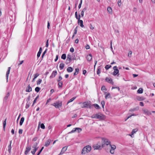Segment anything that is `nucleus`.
Segmentation results:
<instances>
[{
    "instance_id": "nucleus-4",
    "label": "nucleus",
    "mask_w": 155,
    "mask_h": 155,
    "mask_svg": "<svg viewBox=\"0 0 155 155\" xmlns=\"http://www.w3.org/2000/svg\"><path fill=\"white\" fill-rule=\"evenodd\" d=\"M93 148L94 150H100L101 149V146L98 144H95L93 145Z\"/></svg>"
},
{
    "instance_id": "nucleus-32",
    "label": "nucleus",
    "mask_w": 155,
    "mask_h": 155,
    "mask_svg": "<svg viewBox=\"0 0 155 155\" xmlns=\"http://www.w3.org/2000/svg\"><path fill=\"white\" fill-rule=\"evenodd\" d=\"M77 128H75L73 129V130L70 132L68 133V134H71L72 133H74L76 131Z\"/></svg>"
},
{
    "instance_id": "nucleus-13",
    "label": "nucleus",
    "mask_w": 155,
    "mask_h": 155,
    "mask_svg": "<svg viewBox=\"0 0 155 155\" xmlns=\"http://www.w3.org/2000/svg\"><path fill=\"white\" fill-rule=\"evenodd\" d=\"M67 149V147L66 146L63 147L61 150V151L60 153L58 155H60V154L61 153H63Z\"/></svg>"
},
{
    "instance_id": "nucleus-24",
    "label": "nucleus",
    "mask_w": 155,
    "mask_h": 155,
    "mask_svg": "<svg viewBox=\"0 0 155 155\" xmlns=\"http://www.w3.org/2000/svg\"><path fill=\"white\" fill-rule=\"evenodd\" d=\"M79 71V69L78 68H76L75 69V72L74 74V75L75 76L77 75Z\"/></svg>"
},
{
    "instance_id": "nucleus-61",
    "label": "nucleus",
    "mask_w": 155,
    "mask_h": 155,
    "mask_svg": "<svg viewBox=\"0 0 155 155\" xmlns=\"http://www.w3.org/2000/svg\"><path fill=\"white\" fill-rule=\"evenodd\" d=\"M41 53L38 52L37 54V57L38 58L40 57Z\"/></svg>"
},
{
    "instance_id": "nucleus-28",
    "label": "nucleus",
    "mask_w": 155,
    "mask_h": 155,
    "mask_svg": "<svg viewBox=\"0 0 155 155\" xmlns=\"http://www.w3.org/2000/svg\"><path fill=\"white\" fill-rule=\"evenodd\" d=\"M101 68L100 66H99L97 69V74L99 75L101 73Z\"/></svg>"
},
{
    "instance_id": "nucleus-47",
    "label": "nucleus",
    "mask_w": 155,
    "mask_h": 155,
    "mask_svg": "<svg viewBox=\"0 0 155 155\" xmlns=\"http://www.w3.org/2000/svg\"><path fill=\"white\" fill-rule=\"evenodd\" d=\"M41 127L42 129H45V127L43 124H41Z\"/></svg>"
},
{
    "instance_id": "nucleus-49",
    "label": "nucleus",
    "mask_w": 155,
    "mask_h": 155,
    "mask_svg": "<svg viewBox=\"0 0 155 155\" xmlns=\"http://www.w3.org/2000/svg\"><path fill=\"white\" fill-rule=\"evenodd\" d=\"M77 128V130H78V133L81 132L82 131V129L80 128L76 127Z\"/></svg>"
},
{
    "instance_id": "nucleus-34",
    "label": "nucleus",
    "mask_w": 155,
    "mask_h": 155,
    "mask_svg": "<svg viewBox=\"0 0 155 155\" xmlns=\"http://www.w3.org/2000/svg\"><path fill=\"white\" fill-rule=\"evenodd\" d=\"M110 146L111 147V149L114 150L116 149V146L114 145L110 144Z\"/></svg>"
},
{
    "instance_id": "nucleus-53",
    "label": "nucleus",
    "mask_w": 155,
    "mask_h": 155,
    "mask_svg": "<svg viewBox=\"0 0 155 155\" xmlns=\"http://www.w3.org/2000/svg\"><path fill=\"white\" fill-rule=\"evenodd\" d=\"M39 75V74L38 73L35 74L34 75V78L36 79Z\"/></svg>"
},
{
    "instance_id": "nucleus-26",
    "label": "nucleus",
    "mask_w": 155,
    "mask_h": 155,
    "mask_svg": "<svg viewBox=\"0 0 155 155\" xmlns=\"http://www.w3.org/2000/svg\"><path fill=\"white\" fill-rule=\"evenodd\" d=\"M64 67V64L63 63H61L60 64L59 68L60 70H62Z\"/></svg>"
},
{
    "instance_id": "nucleus-57",
    "label": "nucleus",
    "mask_w": 155,
    "mask_h": 155,
    "mask_svg": "<svg viewBox=\"0 0 155 155\" xmlns=\"http://www.w3.org/2000/svg\"><path fill=\"white\" fill-rule=\"evenodd\" d=\"M75 16L76 18L78 19V13L77 12H76L75 13Z\"/></svg>"
},
{
    "instance_id": "nucleus-50",
    "label": "nucleus",
    "mask_w": 155,
    "mask_h": 155,
    "mask_svg": "<svg viewBox=\"0 0 155 155\" xmlns=\"http://www.w3.org/2000/svg\"><path fill=\"white\" fill-rule=\"evenodd\" d=\"M62 77L60 76H59L58 79L57 80L58 82L61 81L62 79Z\"/></svg>"
},
{
    "instance_id": "nucleus-5",
    "label": "nucleus",
    "mask_w": 155,
    "mask_h": 155,
    "mask_svg": "<svg viewBox=\"0 0 155 155\" xmlns=\"http://www.w3.org/2000/svg\"><path fill=\"white\" fill-rule=\"evenodd\" d=\"M102 140L104 141V143L107 145L110 144V142L109 141L108 139L103 138L102 139Z\"/></svg>"
},
{
    "instance_id": "nucleus-29",
    "label": "nucleus",
    "mask_w": 155,
    "mask_h": 155,
    "mask_svg": "<svg viewBox=\"0 0 155 155\" xmlns=\"http://www.w3.org/2000/svg\"><path fill=\"white\" fill-rule=\"evenodd\" d=\"M9 96V93L8 92V93L6 94V96L4 98V101H6V100H7V99L8 98V97Z\"/></svg>"
},
{
    "instance_id": "nucleus-58",
    "label": "nucleus",
    "mask_w": 155,
    "mask_h": 155,
    "mask_svg": "<svg viewBox=\"0 0 155 155\" xmlns=\"http://www.w3.org/2000/svg\"><path fill=\"white\" fill-rule=\"evenodd\" d=\"M23 130L21 129H20L19 130L18 133L19 134H21L22 133Z\"/></svg>"
},
{
    "instance_id": "nucleus-15",
    "label": "nucleus",
    "mask_w": 155,
    "mask_h": 155,
    "mask_svg": "<svg viewBox=\"0 0 155 155\" xmlns=\"http://www.w3.org/2000/svg\"><path fill=\"white\" fill-rule=\"evenodd\" d=\"M26 91L27 92H30L32 91V88L29 85L26 88Z\"/></svg>"
},
{
    "instance_id": "nucleus-20",
    "label": "nucleus",
    "mask_w": 155,
    "mask_h": 155,
    "mask_svg": "<svg viewBox=\"0 0 155 155\" xmlns=\"http://www.w3.org/2000/svg\"><path fill=\"white\" fill-rule=\"evenodd\" d=\"M139 109V107H137L135 108H134L133 109H131L130 110V111H137Z\"/></svg>"
},
{
    "instance_id": "nucleus-30",
    "label": "nucleus",
    "mask_w": 155,
    "mask_h": 155,
    "mask_svg": "<svg viewBox=\"0 0 155 155\" xmlns=\"http://www.w3.org/2000/svg\"><path fill=\"white\" fill-rule=\"evenodd\" d=\"M6 125V119H5V121L3 123V129L4 130H5V127Z\"/></svg>"
},
{
    "instance_id": "nucleus-1",
    "label": "nucleus",
    "mask_w": 155,
    "mask_h": 155,
    "mask_svg": "<svg viewBox=\"0 0 155 155\" xmlns=\"http://www.w3.org/2000/svg\"><path fill=\"white\" fill-rule=\"evenodd\" d=\"M91 118H92L98 119L100 120H103L104 119V116L100 113H98L92 115L91 116Z\"/></svg>"
},
{
    "instance_id": "nucleus-2",
    "label": "nucleus",
    "mask_w": 155,
    "mask_h": 155,
    "mask_svg": "<svg viewBox=\"0 0 155 155\" xmlns=\"http://www.w3.org/2000/svg\"><path fill=\"white\" fill-rule=\"evenodd\" d=\"M91 149V147L90 145H87L84 147L81 153L82 154H84L90 152Z\"/></svg>"
},
{
    "instance_id": "nucleus-35",
    "label": "nucleus",
    "mask_w": 155,
    "mask_h": 155,
    "mask_svg": "<svg viewBox=\"0 0 155 155\" xmlns=\"http://www.w3.org/2000/svg\"><path fill=\"white\" fill-rule=\"evenodd\" d=\"M76 98V97H72V98H71V99H70L68 102L67 103V104L71 102L72 101H73Z\"/></svg>"
},
{
    "instance_id": "nucleus-33",
    "label": "nucleus",
    "mask_w": 155,
    "mask_h": 155,
    "mask_svg": "<svg viewBox=\"0 0 155 155\" xmlns=\"http://www.w3.org/2000/svg\"><path fill=\"white\" fill-rule=\"evenodd\" d=\"M58 85L59 86V88H61L62 87L63 83L62 81H59L58 82Z\"/></svg>"
},
{
    "instance_id": "nucleus-41",
    "label": "nucleus",
    "mask_w": 155,
    "mask_h": 155,
    "mask_svg": "<svg viewBox=\"0 0 155 155\" xmlns=\"http://www.w3.org/2000/svg\"><path fill=\"white\" fill-rule=\"evenodd\" d=\"M40 89V88L39 87H37L35 88V91L38 92L39 91Z\"/></svg>"
},
{
    "instance_id": "nucleus-43",
    "label": "nucleus",
    "mask_w": 155,
    "mask_h": 155,
    "mask_svg": "<svg viewBox=\"0 0 155 155\" xmlns=\"http://www.w3.org/2000/svg\"><path fill=\"white\" fill-rule=\"evenodd\" d=\"M77 28H78V26H77L75 28L74 30V35H76L77 33V31H78Z\"/></svg>"
},
{
    "instance_id": "nucleus-21",
    "label": "nucleus",
    "mask_w": 155,
    "mask_h": 155,
    "mask_svg": "<svg viewBox=\"0 0 155 155\" xmlns=\"http://www.w3.org/2000/svg\"><path fill=\"white\" fill-rule=\"evenodd\" d=\"M67 71L68 72H72L73 71V69L71 67H68L67 68Z\"/></svg>"
},
{
    "instance_id": "nucleus-19",
    "label": "nucleus",
    "mask_w": 155,
    "mask_h": 155,
    "mask_svg": "<svg viewBox=\"0 0 155 155\" xmlns=\"http://www.w3.org/2000/svg\"><path fill=\"white\" fill-rule=\"evenodd\" d=\"M25 120V118L24 117H21V119L20 120V121L19 124L20 126L22 125L23 124V122Z\"/></svg>"
},
{
    "instance_id": "nucleus-11",
    "label": "nucleus",
    "mask_w": 155,
    "mask_h": 155,
    "mask_svg": "<svg viewBox=\"0 0 155 155\" xmlns=\"http://www.w3.org/2000/svg\"><path fill=\"white\" fill-rule=\"evenodd\" d=\"M87 60L89 61H91L92 59V55L91 54H89L86 57Z\"/></svg>"
},
{
    "instance_id": "nucleus-63",
    "label": "nucleus",
    "mask_w": 155,
    "mask_h": 155,
    "mask_svg": "<svg viewBox=\"0 0 155 155\" xmlns=\"http://www.w3.org/2000/svg\"><path fill=\"white\" fill-rule=\"evenodd\" d=\"M48 40L46 42V47H48Z\"/></svg>"
},
{
    "instance_id": "nucleus-16",
    "label": "nucleus",
    "mask_w": 155,
    "mask_h": 155,
    "mask_svg": "<svg viewBox=\"0 0 155 155\" xmlns=\"http://www.w3.org/2000/svg\"><path fill=\"white\" fill-rule=\"evenodd\" d=\"M51 141V140H48L46 142L45 144V146L46 147L50 145Z\"/></svg>"
},
{
    "instance_id": "nucleus-51",
    "label": "nucleus",
    "mask_w": 155,
    "mask_h": 155,
    "mask_svg": "<svg viewBox=\"0 0 155 155\" xmlns=\"http://www.w3.org/2000/svg\"><path fill=\"white\" fill-rule=\"evenodd\" d=\"M47 51V49H46L44 51V52H43L42 55V57L43 58L45 54L46 53V51Z\"/></svg>"
},
{
    "instance_id": "nucleus-64",
    "label": "nucleus",
    "mask_w": 155,
    "mask_h": 155,
    "mask_svg": "<svg viewBox=\"0 0 155 155\" xmlns=\"http://www.w3.org/2000/svg\"><path fill=\"white\" fill-rule=\"evenodd\" d=\"M86 10H87V7H85L83 9V10H82V11H81L82 12H84L86 11Z\"/></svg>"
},
{
    "instance_id": "nucleus-12",
    "label": "nucleus",
    "mask_w": 155,
    "mask_h": 155,
    "mask_svg": "<svg viewBox=\"0 0 155 155\" xmlns=\"http://www.w3.org/2000/svg\"><path fill=\"white\" fill-rule=\"evenodd\" d=\"M143 111L145 114H146L148 115H149L151 114V112L149 111L147 109L144 110H143Z\"/></svg>"
},
{
    "instance_id": "nucleus-52",
    "label": "nucleus",
    "mask_w": 155,
    "mask_h": 155,
    "mask_svg": "<svg viewBox=\"0 0 155 155\" xmlns=\"http://www.w3.org/2000/svg\"><path fill=\"white\" fill-rule=\"evenodd\" d=\"M101 104L103 108H104L105 105V102L104 101H101Z\"/></svg>"
},
{
    "instance_id": "nucleus-6",
    "label": "nucleus",
    "mask_w": 155,
    "mask_h": 155,
    "mask_svg": "<svg viewBox=\"0 0 155 155\" xmlns=\"http://www.w3.org/2000/svg\"><path fill=\"white\" fill-rule=\"evenodd\" d=\"M83 104L84 105L82 107V108H90L91 107V104L89 103L84 102Z\"/></svg>"
},
{
    "instance_id": "nucleus-17",
    "label": "nucleus",
    "mask_w": 155,
    "mask_h": 155,
    "mask_svg": "<svg viewBox=\"0 0 155 155\" xmlns=\"http://www.w3.org/2000/svg\"><path fill=\"white\" fill-rule=\"evenodd\" d=\"M10 69H11V68L10 67H8V70L7 71V72H6V77L7 80L8 78V76H9V73H10Z\"/></svg>"
},
{
    "instance_id": "nucleus-7",
    "label": "nucleus",
    "mask_w": 155,
    "mask_h": 155,
    "mask_svg": "<svg viewBox=\"0 0 155 155\" xmlns=\"http://www.w3.org/2000/svg\"><path fill=\"white\" fill-rule=\"evenodd\" d=\"M105 81H106L109 83H110L112 84H114V82L113 81L112 79L111 78L107 77L105 79Z\"/></svg>"
},
{
    "instance_id": "nucleus-14",
    "label": "nucleus",
    "mask_w": 155,
    "mask_h": 155,
    "mask_svg": "<svg viewBox=\"0 0 155 155\" xmlns=\"http://www.w3.org/2000/svg\"><path fill=\"white\" fill-rule=\"evenodd\" d=\"M78 23L79 25H80L81 27H84V25L83 24V21L82 20H78Z\"/></svg>"
},
{
    "instance_id": "nucleus-56",
    "label": "nucleus",
    "mask_w": 155,
    "mask_h": 155,
    "mask_svg": "<svg viewBox=\"0 0 155 155\" xmlns=\"http://www.w3.org/2000/svg\"><path fill=\"white\" fill-rule=\"evenodd\" d=\"M114 150L111 149L110 151V153L112 154H114Z\"/></svg>"
},
{
    "instance_id": "nucleus-23",
    "label": "nucleus",
    "mask_w": 155,
    "mask_h": 155,
    "mask_svg": "<svg viewBox=\"0 0 155 155\" xmlns=\"http://www.w3.org/2000/svg\"><path fill=\"white\" fill-rule=\"evenodd\" d=\"M12 143V141H10V144L8 147V151L9 153H10V152H11V144Z\"/></svg>"
},
{
    "instance_id": "nucleus-37",
    "label": "nucleus",
    "mask_w": 155,
    "mask_h": 155,
    "mask_svg": "<svg viewBox=\"0 0 155 155\" xmlns=\"http://www.w3.org/2000/svg\"><path fill=\"white\" fill-rule=\"evenodd\" d=\"M66 54H63L61 56V58L63 60H65L66 58Z\"/></svg>"
},
{
    "instance_id": "nucleus-10",
    "label": "nucleus",
    "mask_w": 155,
    "mask_h": 155,
    "mask_svg": "<svg viewBox=\"0 0 155 155\" xmlns=\"http://www.w3.org/2000/svg\"><path fill=\"white\" fill-rule=\"evenodd\" d=\"M138 129L137 128H136L134 129H133L131 132V134H129V135L131 137H133V135H134V134L136 133L138 131Z\"/></svg>"
},
{
    "instance_id": "nucleus-46",
    "label": "nucleus",
    "mask_w": 155,
    "mask_h": 155,
    "mask_svg": "<svg viewBox=\"0 0 155 155\" xmlns=\"http://www.w3.org/2000/svg\"><path fill=\"white\" fill-rule=\"evenodd\" d=\"M82 0H81L80 3H79V5H78L79 9H80L81 7V4H82Z\"/></svg>"
},
{
    "instance_id": "nucleus-3",
    "label": "nucleus",
    "mask_w": 155,
    "mask_h": 155,
    "mask_svg": "<svg viewBox=\"0 0 155 155\" xmlns=\"http://www.w3.org/2000/svg\"><path fill=\"white\" fill-rule=\"evenodd\" d=\"M52 105L55 107L56 108H59L62 106V102L61 101H57L52 104Z\"/></svg>"
},
{
    "instance_id": "nucleus-59",
    "label": "nucleus",
    "mask_w": 155,
    "mask_h": 155,
    "mask_svg": "<svg viewBox=\"0 0 155 155\" xmlns=\"http://www.w3.org/2000/svg\"><path fill=\"white\" fill-rule=\"evenodd\" d=\"M74 48L73 47H71V48L70 49V51L71 52H74Z\"/></svg>"
},
{
    "instance_id": "nucleus-36",
    "label": "nucleus",
    "mask_w": 155,
    "mask_h": 155,
    "mask_svg": "<svg viewBox=\"0 0 155 155\" xmlns=\"http://www.w3.org/2000/svg\"><path fill=\"white\" fill-rule=\"evenodd\" d=\"M39 97V95L37 96L35 98V100H34V101H33V104H32V106H33L34 105V104L35 103V102H36V101L37 99Z\"/></svg>"
},
{
    "instance_id": "nucleus-60",
    "label": "nucleus",
    "mask_w": 155,
    "mask_h": 155,
    "mask_svg": "<svg viewBox=\"0 0 155 155\" xmlns=\"http://www.w3.org/2000/svg\"><path fill=\"white\" fill-rule=\"evenodd\" d=\"M90 28L91 29L93 30L94 29V27L92 26L91 24H90Z\"/></svg>"
},
{
    "instance_id": "nucleus-9",
    "label": "nucleus",
    "mask_w": 155,
    "mask_h": 155,
    "mask_svg": "<svg viewBox=\"0 0 155 155\" xmlns=\"http://www.w3.org/2000/svg\"><path fill=\"white\" fill-rule=\"evenodd\" d=\"M31 150V147L30 146H28L26 147V150L25 152V154L27 155L28 154V152Z\"/></svg>"
},
{
    "instance_id": "nucleus-45",
    "label": "nucleus",
    "mask_w": 155,
    "mask_h": 155,
    "mask_svg": "<svg viewBox=\"0 0 155 155\" xmlns=\"http://www.w3.org/2000/svg\"><path fill=\"white\" fill-rule=\"evenodd\" d=\"M132 54V51H129V53L128 54V56L130 58L131 57V55Z\"/></svg>"
},
{
    "instance_id": "nucleus-62",
    "label": "nucleus",
    "mask_w": 155,
    "mask_h": 155,
    "mask_svg": "<svg viewBox=\"0 0 155 155\" xmlns=\"http://www.w3.org/2000/svg\"><path fill=\"white\" fill-rule=\"evenodd\" d=\"M85 48L86 49H89L90 48L89 46L88 45H87L85 46Z\"/></svg>"
},
{
    "instance_id": "nucleus-42",
    "label": "nucleus",
    "mask_w": 155,
    "mask_h": 155,
    "mask_svg": "<svg viewBox=\"0 0 155 155\" xmlns=\"http://www.w3.org/2000/svg\"><path fill=\"white\" fill-rule=\"evenodd\" d=\"M30 103H27L26 104V106H25V108L26 109L28 108L30 106Z\"/></svg>"
},
{
    "instance_id": "nucleus-44",
    "label": "nucleus",
    "mask_w": 155,
    "mask_h": 155,
    "mask_svg": "<svg viewBox=\"0 0 155 155\" xmlns=\"http://www.w3.org/2000/svg\"><path fill=\"white\" fill-rule=\"evenodd\" d=\"M117 3H118V6L119 7H120V6H121V0H118V2H117Z\"/></svg>"
},
{
    "instance_id": "nucleus-48",
    "label": "nucleus",
    "mask_w": 155,
    "mask_h": 155,
    "mask_svg": "<svg viewBox=\"0 0 155 155\" xmlns=\"http://www.w3.org/2000/svg\"><path fill=\"white\" fill-rule=\"evenodd\" d=\"M44 147H42L41 149L40 150V151L38 153L37 155H39L40 154V153H41V151H42L44 149Z\"/></svg>"
},
{
    "instance_id": "nucleus-54",
    "label": "nucleus",
    "mask_w": 155,
    "mask_h": 155,
    "mask_svg": "<svg viewBox=\"0 0 155 155\" xmlns=\"http://www.w3.org/2000/svg\"><path fill=\"white\" fill-rule=\"evenodd\" d=\"M101 90L102 91L106 90V88L104 86H102L101 87Z\"/></svg>"
},
{
    "instance_id": "nucleus-22",
    "label": "nucleus",
    "mask_w": 155,
    "mask_h": 155,
    "mask_svg": "<svg viewBox=\"0 0 155 155\" xmlns=\"http://www.w3.org/2000/svg\"><path fill=\"white\" fill-rule=\"evenodd\" d=\"M107 11L110 14H111L112 13V8L110 7H108L107 8Z\"/></svg>"
},
{
    "instance_id": "nucleus-25",
    "label": "nucleus",
    "mask_w": 155,
    "mask_h": 155,
    "mask_svg": "<svg viewBox=\"0 0 155 155\" xmlns=\"http://www.w3.org/2000/svg\"><path fill=\"white\" fill-rule=\"evenodd\" d=\"M119 71L118 69L114 70V72H113V75L114 76L116 75L119 73Z\"/></svg>"
},
{
    "instance_id": "nucleus-38",
    "label": "nucleus",
    "mask_w": 155,
    "mask_h": 155,
    "mask_svg": "<svg viewBox=\"0 0 155 155\" xmlns=\"http://www.w3.org/2000/svg\"><path fill=\"white\" fill-rule=\"evenodd\" d=\"M110 93H108L107 94L105 95V98L107 99V98H110Z\"/></svg>"
},
{
    "instance_id": "nucleus-31",
    "label": "nucleus",
    "mask_w": 155,
    "mask_h": 155,
    "mask_svg": "<svg viewBox=\"0 0 155 155\" xmlns=\"http://www.w3.org/2000/svg\"><path fill=\"white\" fill-rule=\"evenodd\" d=\"M93 105L94 107L97 109H99L100 108V107L97 104H93Z\"/></svg>"
},
{
    "instance_id": "nucleus-55",
    "label": "nucleus",
    "mask_w": 155,
    "mask_h": 155,
    "mask_svg": "<svg viewBox=\"0 0 155 155\" xmlns=\"http://www.w3.org/2000/svg\"><path fill=\"white\" fill-rule=\"evenodd\" d=\"M38 145V143H35L33 146L32 147L33 148H35L37 147V146Z\"/></svg>"
},
{
    "instance_id": "nucleus-18",
    "label": "nucleus",
    "mask_w": 155,
    "mask_h": 155,
    "mask_svg": "<svg viewBox=\"0 0 155 155\" xmlns=\"http://www.w3.org/2000/svg\"><path fill=\"white\" fill-rule=\"evenodd\" d=\"M71 60V56L70 54H68L67 55V61H68V62H70Z\"/></svg>"
},
{
    "instance_id": "nucleus-27",
    "label": "nucleus",
    "mask_w": 155,
    "mask_h": 155,
    "mask_svg": "<svg viewBox=\"0 0 155 155\" xmlns=\"http://www.w3.org/2000/svg\"><path fill=\"white\" fill-rule=\"evenodd\" d=\"M137 93L139 94H142L143 92V89L141 88H140L138 90H137Z\"/></svg>"
},
{
    "instance_id": "nucleus-39",
    "label": "nucleus",
    "mask_w": 155,
    "mask_h": 155,
    "mask_svg": "<svg viewBox=\"0 0 155 155\" xmlns=\"http://www.w3.org/2000/svg\"><path fill=\"white\" fill-rule=\"evenodd\" d=\"M42 82L41 79H39L38 81H37V85L40 84Z\"/></svg>"
},
{
    "instance_id": "nucleus-40",
    "label": "nucleus",
    "mask_w": 155,
    "mask_h": 155,
    "mask_svg": "<svg viewBox=\"0 0 155 155\" xmlns=\"http://www.w3.org/2000/svg\"><path fill=\"white\" fill-rule=\"evenodd\" d=\"M111 67V66L110 65H107L105 67V68L106 70H108L110 67Z\"/></svg>"
},
{
    "instance_id": "nucleus-8",
    "label": "nucleus",
    "mask_w": 155,
    "mask_h": 155,
    "mask_svg": "<svg viewBox=\"0 0 155 155\" xmlns=\"http://www.w3.org/2000/svg\"><path fill=\"white\" fill-rule=\"evenodd\" d=\"M57 74V71H53L50 76V78H54Z\"/></svg>"
}]
</instances>
